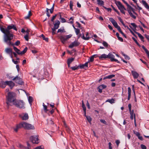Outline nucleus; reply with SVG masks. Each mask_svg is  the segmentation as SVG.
Wrapping results in <instances>:
<instances>
[{"label":"nucleus","mask_w":149,"mask_h":149,"mask_svg":"<svg viewBox=\"0 0 149 149\" xmlns=\"http://www.w3.org/2000/svg\"><path fill=\"white\" fill-rule=\"evenodd\" d=\"M115 56L111 53H109L108 54V58L110 59L111 61H115L118 63H119V62L118 60L114 58Z\"/></svg>","instance_id":"10"},{"label":"nucleus","mask_w":149,"mask_h":149,"mask_svg":"<svg viewBox=\"0 0 149 149\" xmlns=\"http://www.w3.org/2000/svg\"><path fill=\"white\" fill-rule=\"evenodd\" d=\"M127 28L129 29L130 32L132 33L134 36H135V35L134 34V33L132 31V30L129 28V27L128 26H127Z\"/></svg>","instance_id":"60"},{"label":"nucleus","mask_w":149,"mask_h":149,"mask_svg":"<svg viewBox=\"0 0 149 149\" xmlns=\"http://www.w3.org/2000/svg\"><path fill=\"white\" fill-rule=\"evenodd\" d=\"M81 38L85 40H88L90 38V37H85L84 35V34H83V35L82 36H81Z\"/></svg>","instance_id":"44"},{"label":"nucleus","mask_w":149,"mask_h":149,"mask_svg":"<svg viewBox=\"0 0 149 149\" xmlns=\"http://www.w3.org/2000/svg\"><path fill=\"white\" fill-rule=\"evenodd\" d=\"M72 6H73V2L72 1H70V9L72 10L73 11L72 9Z\"/></svg>","instance_id":"42"},{"label":"nucleus","mask_w":149,"mask_h":149,"mask_svg":"<svg viewBox=\"0 0 149 149\" xmlns=\"http://www.w3.org/2000/svg\"><path fill=\"white\" fill-rule=\"evenodd\" d=\"M72 36V35L71 34L66 36H62L60 37V39L61 42L64 44L66 41L71 38Z\"/></svg>","instance_id":"7"},{"label":"nucleus","mask_w":149,"mask_h":149,"mask_svg":"<svg viewBox=\"0 0 149 149\" xmlns=\"http://www.w3.org/2000/svg\"><path fill=\"white\" fill-rule=\"evenodd\" d=\"M5 84L8 85L12 89L15 86V83L12 81H6L5 82Z\"/></svg>","instance_id":"13"},{"label":"nucleus","mask_w":149,"mask_h":149,"mask_svg":"<svg viewBox=\"0 0 149 149\" xmlns=\"http://www.w3.org/2000/svg\"><path fill=\"white\" fill-rule=\"evenodd\" d=\"M79 68V65L77 66L76 65L75 66L73 67H71L70 68L73 70H75L78 69Z\"/></svg>","instance_id":"31"},{"label":"nucleus","mask_w":149,"mask_h":149,"mask_svg":"<svg viewBox=\"0 0 149 149\" xmlns=\"http://www.w3.org/2000/svg\"><path fill=\"white\" fill-rule=\"evenodd\" d=\"M28 101L29 103L31 104L33 101V97L31 96H29L28 98Z\"/></svg>","instance_id":"40"},{"label":"nucleus","mask_w":149,"mask_h":149,"mask_svg":"<svg viewBox=\"0 0 149 149\" xmlns=\"http://www.w3.org/2000/svg\"><path fill=\"white\" fill-rule=\"evenodd\" d=\"M11 40H10V42L11 43V44H11L8 45V44H6L8 46H14L15 45H16V46H18L20 44V42L19 41L17 40L16 42H15V44H14L12 42H11Z\"/></svg>","instance_id":"17"},{"label":"nucleus","mask_w":149,"mask_h":149,"mask_svg":"<svg viewBox=\"0 0 149 149\" xmlns=\"http://www.w3.org/2000/svg\"><path fill=\"white\" fill-rule=\"evenodd\" d=\"M30 139L33 143L38 144L39 143V140L37 136H31Z\"/></svg>","instance_id":"9"},{"label":"nucleus","mask_w":149,"mask_h":149,"mask_svg":"<svg viewBox=\"0 0 149 149\" xmlns=\"http://www.w3.org/2000/svg\"><path fill=\"white\" fill-rule=\"evenodd\" d=\"M88 62L84 64H80L79 66V68L81 69H82L84 68L85 67H87L88 65Z\"/></svg>","instance_id":"24"},{"label":"nucleus","mask_w":149,"mask_h":149,"mask_svg":"<svg viewBox=\"0 0 149 149\" xmlns=\"http://www.w3.org/2000/svg\"><path fill=\"white\" fill-rule=\"evenodd\" d=\"M131 73L134 78L136 79L138 77L139 74L136 72L134 71H132Z\"/></svg>","instance_id":"18"},{"label":"nucleus","mask_w":149,"mask_h":149,"mask_svg":"<svg viewBox=\"0 0 149 149\" xmlns=\"http://www.w3.org/2000/svg\"><path fill=\"white\" fill-rule=\"evenodd\" d=\"M73 20L74 18L73 17H71L69 19V20L70 21L68 23L72 24H73L74 22Z\"/></svg>","instance_id":"45"},{"label":"nucleus","mask_w":149,"mask_h":149,"mask_svg":"<svg viewBox=\"0 0 149 149\" xmlns=\"http://www.w3.org/2000/svg\"><path fill=\"white\" fill-rule=\"evenodd\" d=\"M41 37H42L43 40H45L47 42H48V38H45V36L43 35L42 34L41 36Z\"/></svg>","instance_id":"41"},{"label":"nucleus","mask_w":149,"mask_h":149,"mask_svg":"<svg viewBox=\"0 0 149 149\" xmlns=\"http://www.w3.org/2000/svg\"><path fill=\"white\" fill-rule=\"evenodd\" d=\"M82 107L83 108V110L85 112V114L86 113V108L85 107V106L84 104V101L83 100L82 101Z\"/></svg>","instance_id":"29"},{"label":"nucleus","mask_w":149,"mask_h":149,"mask_svg":"<svg viewBox=\"0 0 149 149\" xmlns=\"http://www.w3.org/2000/svg\"><path fill=\"white\" fill-rule=\"evenodd\" d=\"M22 127L27 130L34 129V127L33 125L24 122H22L17 125L16 127L14 128V130L15 131L17 132L19 129Z\"/></svg>","instance_id":"2"},{"label":"nucleus","mask_w":149,"mask_h":149,"mask_svg":"<svg viewBox=\"0 0 149 149\" xmlns=\"http://www.w3.org/2000/svg\"><path fill=\"white\" fill-rule=\"evenodd\" d=\"M100 121L103 123H104L105 124H106V121L104 120L101 119L100 120Z\"/></svg>","instance_id":"63"},{"label":"nucleus","mask_w":149,"mask_h":149,"mask_svg":"<svg viewBox=\"0 0 149 149\" xmlns=\"http://www.w3.org/2000/svg\"><path fill=\"white\" fill-rule=\"evenodd\" d=\"M122 54L124 56L125 59L127 60H129L130 59V57L127 55L125 54L124 53H123Z\"/></svg>","instance_id":"47"},{"label":"nucleus","mask_w":149,"mask_h":149,"mask_svg":"<svg viewBox=\"0 0 149 149\" xmlns=\"http://www.w3.org/2000/svg\"><path fill=\"white\" fill-rule=\"evenodd\" d=\"M27 49V48L26 47L22 52H20V54H19V55H22L24 54L26 52Z\"/></svg>","instance_id":"27"},{"label":"nucleus","mask_w":149,"mask_h":149,"mask_svg":"<svg viewBox=\"0 0 149 149\" xmlns=\"http://www.w3.org/2000/svg\"><path fill=\"white\" fill-rule=\"evenodd\" d=\"M27 49V48L26 47L22 52H20V54H19V55H22L24 54L26 52Z\"/></svg>","instance_id":"28"},{"label":"nucleus","mask_w":149,"mask_h":149,"mask_svg":"<svg viewBox=\"0 0 149 149\" xmlns=\"http://www.w3.org/2000/svg\"><path fill=\"white\" fill-rule=\"evenodd\" d=\"M132 39L136 43V44L139 47H140V45L139 43L138 42L136 39L134 37H132Z\"/></svg>","instance_id":"46"},{"label":"nucleus","mask_w":149,"mask_h":149,"mask_svg":"<svg viewBox=\"0 0 149 149\" xmlns=\"http://www.w3.org/2000/svg\"><path fill=\"white\" fill-rule=\"evenodd\" d=\"M60 24V22L59 21L57 20V22L54 24V28L55 29H58L59 27Z\"/></svg>","instance_id":"22"},{"label":"nucleus","mask_w":149,"mask_h":149,"mask_svg":"<svg viewBox=\"0 0 149 149\" xmlns=\"http://www.w3.org/2000/svg\"><path fill=\"white\" fill-rule=\"evenodd\" d=\"M13 49L14 51L18 54H20V50L17 49L16 47L15 46H13Z\"/></svg>","instance_id":"30"},{"label":"nucleus","mask_w":149,"mask_h":149,"mask_svg":"<svg viewBox=\"0 0 149 149\" xmlns=\"http://www.w3.org/2000/svg\"><path fill=\"white\" fill-rule=\"evenodd\" d=\"M115 2L116 4L118 7V9L120 10V12L122 13L125 14V12L124 10H126V9L125 8L124 6L119 1H117L115 0Z\"/></svg>","instance_id":"4"},{"label":"nucleus","mask_w":149,"mask_h":149,"mask_svg":"<svg viewBox=\"0 0 149 149\" xmlns=\"http://www.w3.org/2000/svg\"><path fill=\"white\" fill-rule=\"evenodd\" d=\"M135 33L138 35V36L140 38L141 40L143 42H144V37L141 34L136 31H135Z\"/></svg>","instance_id":"23"},{"label":"nucleus","mask_w":149,"mask_h":149,"mask_svg":"<svg viewBox=\"0 0 149 149\" xmlns=\"http://www.w3.org/2000/svg\"><path fill=\"white\" fill-rule=\"evenodd\" d=\"M74 60V58H70L68 60L67 63H71Z\"/></svg>","instance_id":"43"},{"label":"nucleus","mask_w":149,"mask_h":149,"mask_svg":"<svg viewBox=\"0 0 149 149\" xmlns=\"http://www.w3.org/2000/svg\"><path fill=\"white\" fill-rule=\"evenodd\" d=\"M47 123H48L49 124H54V122L51 119L48 120L47 121Z\"/></svg>","instance_id":"49"},{"label":"nucleus","mask_w":149,"mask_h":149,"mask_svg":"<svg viewBox=\"0 0 149 149\" xmlns=\"http://www.w3.org/2000/svg\"><path fill=\"white\" fill-rule=\"evenodd\" d=\"M12 80L16 83L21 85H23L24 83L22 81V79L19 77H18L17 76L14 77V78L12 79Z\"/></svg>","instance_id":"8"},{"label":"nucleus","mask_w":149,"mask_h":149,"mask_svg":"<svg viewBox=\"0 0 149 149\" xmlns=\"http://www.w3.org/2000/svg\"><path fill=\"white\" fill-rule=\"evenodd\" d=\"M109 20L111 22L113 26L116 28L117 27H118V26H119L117 24V23L111 17L109 18Z\"/></svg>","instance_id":"15"},{"label":"nucleus","mask_w":149,"mask_h":149,"mask_svg":"<svg viewBox=\"0 0 149 149\" xmlns=\"http://www.w3.org/2000/svg\"><path fill=\"white\" fill-rule=\"evenodd\" d=\"M79 44L80 43L79 42L77 41H75L69 46V47L70 48H72L74 47L78 46Z\"/></svg>","instance_id":"12"},{"label":"nucleus","mask_w":149,"mask_h":149,"mask_svg":"<svg viewBox=\"0 0 149 149\" xmlns=\"http://www.w3.org/2000/svg\"><path fill=\"white\" fill-rule=\"evenodd\" d=\"M134 118V119H135V114L134 115H130V118L132 120H133V118Z\"/></svg>","instance_id":"58"},{"label":"nucleus","mask_w":149,"mask_h":149,"mask_svg":"<svg viewBox=\"0 0 149 149\" xmlns=\"http://www.w3.org/2000/svg\"><path fill=\"white\" fill-rule=\"evenodd\" d=\"M127 11L130 16L134 19H136V17L133 15L132 13V11L134 14L137 15L136 13L135 12L134 9L130 5L129 6H127Z\"/></svg>","instance_id":"6"},{"label":"nucleus","mask_w":149,"mask_h":149,"mask_svg":"<svg viewBox=\"0 0 149 149\" xmlns=\"http://www.w3.org/2000/svg\"><path fill=\"white\" fill-rule=\"evenodd\" d=\"M142 3L146 8L149 10V5H148L145 1L144 0L142 1Z\"/></svg>","instance_id":"21"},{"label":"nucleus","mask_w":149,"mask_h":149,"mask_svg":"<svg viewBox=\"0 0 149 149\" xmlns=\"http://www.w3.org/2000/svg\"><path fill=\"white\" fill-rule=\"evenodd\" d=\"M73 27L75 29L76 34L77 35H78L80 33V30L76 28L74 26Z\"/></svg>","instance_id":"37"},{"label":"nucleus","mask_w":149,"mask_h":149,"mask_svg":"<svg viewBox=\"0 0 149 149\" xmlns=\"http://www.w3.org/2000/svg\"><path fill=\"white\" fill-rule=\"evenodd\" d=\"M142 48L145 51L146 53L147 54L148 52H149V51L145 48V47L144 46H142Z\"/></svg>","instance_id":"52"},{"label":"nucleus","mask_w":149,"mask_h":149,"mask_svg":"<svg viewBox=\"0 0 149 149\" xmlns=\"http://www.w3.org/2000/svg\"><path fill=\"white\" fill-rule=\"evenodd\" d=\"M29 35L28 34H26L24 36V38L25 40L26 41H28L29 40Z\"/></svg>","instance_id":"53"},{"label":"nucleus","mask_w":149,"mask_h":149,"mask_svg":"<svg viewBox=\"0 0 149 149\" xmlns=\"http://www.w3.org/2000/svg\"><path fill=\"white\" fill-rule=\"evenodd\" d=\"M7 30L8 31H10L9 30L12 29H13L14 30L16 31L17 30L16 26L14 24H12L8 26L7 28Z\"/></svg>","instance_id":"16"},{"label":"nucleus","mask_w":149,"mask_h":149,"mask_svg":"<svg viewBox=\"0 0 149 149\" xmlns=\"http://www.w3.org/2000/svg\"><path fill=\"white\" fill-rule=\"evenodd\" d=\"M36 149H44V147L42 146H39L36 147Z\"/></svg>","instance_id":"56"},{"label":"nucleus","mask_w":149,"mask_h":149,"mask_svg":"<svg viewBox=\"0 0 149 149\" xmlns=\"http://www.w3.org/2000/svg\"><path fill=\"white\" fill-rule=\"evenodd\" d=\"M7 76L10 79H13L14 78V77H13V76H9L8 74L7 75Z\"/></svg>","instance_id":"62"},{"label":"nucleus","mask_w":149,"mask_h":149,"mask_svg":"<svg viewBox=\"0 0 149 149\" xmlns=\"http://www.w3.org/2000/svg\"><path fill=\"white\" fill-rule=\"evenodd\" d=\"M65 31L64 29V28L62 27L60 28V29H59L57 31L58 33L59 32H61V33H63V32H65Z\"/></svg>","instance_id":"36"},{"label":"nucleus","mask_w":149,"mask_h":149,"mask_svg":"<svg viewBox=\"0 0 149 149\" xmlns=\"http://www.w3.org/2000/svg\"><path fill=\"white\" fill-rule=\"evenodd\" d=\"M107 87V86L104 84H102L100 85L97 88L98 92L100 93L102 92V90Z\"/></svg>","instance_id":"14"},{"label":"nucleus","mask_w":149,"mask_h":149,"mask_svg":"<svg viewBox=\"0 0 149 149\" xmlns=\"http://www.w3.org/2000/svg\"><path fill=\"white\" fill-rule=\"evenodd\" d=\"M86 118L88 121L90 123L92 120L91 118V117L89 116H86Z\"/></svg>","instance_id":"48"},{"label":"nucleus","mask_w":149,"mask_h":149,"mask_svg":"<svg viewBox=\"0 0 149 149\" xmlns=\"http://www.w3.org/2000/svg\"><path fill=\"white\" fill-rule=\"evenodd\" d=\"M54 4H53V6L51 8V9H50L49 10L50 13H52L53 12V10H54Z\"/></svg>","instance_id":"51"},{"label":"nucleus","mask_w":149,"mask_h":149,"mask_svg":"<svg viewBox=\"0 0 149 149\" xmlns=\"http://www.w3.org/2000/svg\"><path fill=\"white\" fill-rule=\"evenodd\" d=\"M141 147L142 149H146V146L145 145H144L143 144H141Z\"/></svg>","instance_id":"57"},{"label":"nucleus","mask_w":149,"mask_h":149,"mask_svg":"<svg viewBox=\"0 0 149 149\" xmlns=\"http://www.w3.org/2000/svg\"><path fill=\"white\" fill-rule=\"evenodd\" d=\"M60 19H61V22L63 23L65 22H66V20L64 18L61 17V16L60 15Z\"/></svg>","instance_id":"50"},{"label":"nucleus","mask_w":149,"mask_h":149,"mask_svg":"<svg viewBox=\"0 0 149 149\" xmlns=\"http://www.w3.org/2000/svg\"><path fill=\"white\" fill-rule=\"evenodd\" d=\"M97 57H98L100 59H105L108 58V55H106L105 54H103L101 55L100 56H97Z\"/></svg>","instance_id":"19"},{"label":"nucleus","mask_w":149,"mask_h":149,"mask_svg":"<svg viewBox=\"0 0 149 149\" xmlns=\"http://www.w3.org/2000/svg\"><path fill=\"white\" fill-rule=\"evenodd\" d=\"M15 94L13 92H9L7 97V101L6 104L8 106L11 105L10 103L12 102L13 104L16 99L15 98Z\"/></svg>","instance_id":"3"},{"label":"nucleus","mask_w":149,"mask_h":149,"mask_svg":"<svg viewBox=\"0 0 149 149\" xmlns=\"http://www.w3.org/2000/svg\"><path fill=\"white\" fill-rule=\"evenodd\" d=\"M19 116L23 120H26L29 118V116L27 113H23L22 114H20Z\"/></svg>","instance_id":"11"},{"label":"nucleus","mask_w":149,"mask_h":149,"mask_svg":"<svg viewBox=\"0 0 149 149\" xmlns=\"http://www.w3.org/2000/svg\"><path fill=\"white\" fill-rule=\"evenodd\" d=\"M43 109L45 112V113H47L48 110L47 109V107L46 105H45L44 103H43Z\"/></svg>","instance_id":"34"},{"label":"nucleus","mask_w":149,"mask_h":149,"mask_svg":"<svg viewBox=\"0 0 149 149\" xmlns=\"http://www.w3.org/2000/svg\"><path fill=\"white\" fill-rule=\"evenodd\" d=\"M118 19L120 21L121 23L123 26H124L125 27H127V26H126L125 24L124 23V22L121 17H118Z\"/></svg>","instance_id":"35"},{"label":"nucleus","mask_w":149,"mask_h":149,"mask_svg":"<svg viewBox=\"0 0 149 149\" xmlns=\"http://www.w3.org/2000/svg\"><path fill=\"white\" fill-rule=\"evenodd\" d=\"M16 107L21 109H24V103L22 100H16L13 104Z\"/></svg>","instance_id":"5"},{"label":"nucleus","mask_w":149,"mask_h":149,"mask_svg":"<svg viewBox=\"0 0 149 149\" xmlns=\"http://www.w3.org/2000/svg\"><path fill=\"white\" fill-rule=\"evenodd\" d=\"M31 15L32 14L31 12V11H29L28 15L25 17L24 18L26 19H29Z\"/></svg>","instance_id":"32"},{"label":"nucleus","mask_w":149,"mask_h":149,"mask_svg":"<svg viewBox=\"0 0 149 149\" xmlns=\"http://www.w3.org/2000/svg\"><path fill=\"white\" fill-rule=\"evenodd\" d=\"M98 2V4L101 5H103L104 4V2L102 0H97Z\"/></svg>","instance_id":"38"},{"label":"nucleus","mask_w":149,"mask_h":149,"mask_svg":"<svg viewBox=\"0 0 149 149\" xmlns=\"http://www.w3.org/2000/svg\"><path fill=\"white\" fill-rule=\"evenodd\" d=\"M56 15H55L53 16V17H52L51 20L52 22H53L55 18H56Z\"/></svg>","instance_id":"61"},{"label":"nucleus","mask_w":149,"mask_h":149,"mask_svg":"<svg viewBox=\"0 0 149 149\" xmlns=\"http://www.w3.org/2000/svg\"><path fill=\"white\" fill-rule=\"evenodd\" d=\"M0 30L4 34V42L6 44H8V45L11 44V43L10 42V40L13 39V35L10 33V31H8L7 28L5 29L3 27H1Z\"/></svg>","instance_id":"1"},{"label":"nucleus","mask_w":149,"mask_h":149,"mask_svg":"<svg viewBox=\"0 0 149 149\" xmlns=\"http://www.w3.org/2000/svg\"><path fill=\"white\" fill-rule=\"evenodd\" d=\"M131 24L135 29H136V27H137L136 25V24L134 23H131Z\"/></svg>","instance_id":"59"},{"label":"nucleus","mask_w":149,"mask_h":149,"mask_svg":"<svg viewBox=\"0 0 149 149\" xmlns=\"http://www.w3.org/2000/svg\"><path fill=\"white\" fill-rule=\"evenodd\" d=\"M115 100L114 99L112 98L111 99H108L106 101V102H109L112 104L114 103Z\"/></svg>","instance_id":"33"},{"label":"nucleus","mask_w":149,"mask_h":149,"mask_svg":"<svg viewBox=\"0 0 149 149\" xmlns=\"http://www.w3.org/2000/svg\"><path fill=\"white\" fill-rule=\"evenodd\" d=\"M97 55H94L91 56L90 58V60L89 61L91 62H93L94 60V57Z\"/></svg>","instance_id":"39"},{"label":"nucleus","mask_w":149,"mask_h":149,"mask_svg":"<svg viewBox=\"0 0 149 149\" xmlns=\"http://www.w3.org/2000/svg\"><path fill=\"white\" fill-rule=\"evenodd\" d=\"M116 143L117 145V146H118L120 143V141L119 140H117L116 141Z\"/></svg>","instance_id":"64"},{"label":"nucleus","mask_w":149,"mask_h":149,"mask_svg":"<svg viewBox=\"0 0 149 149\" xmlns=\"http://www.w3.org/2000/svg\"><path fill=\"white\" fill-rule=\"evenodd\" d=\"M5 52L7 54H10L13 53L12 49L10 48H6L5 50Z\"/></svg>","instance_id":"20"},{"label":"nucleus","mask_w":149,"mask_h":149,"mask_svg":"<svg viewBox=\"0 0 149 149\" xmlns=\"http://www.w3.org/2000/svg\"><path fill=\"white\" fill-rule=\"evenodd\" d=\"M115 76V75L114 74H111L104 77L103 79V80H105L107 79H111L114 77Z\"/></svg>","instance_id":"25"},{"label":"nucleus","mask_w":149,"mask_h":149,"mask_svg":"<svg viewBox=\"0 0 149 149\" xmlns=\"http://www.w3.org/2000/svg\"><path fill=\"white\" fill-rule=\"evenodd\" d=\"M128 100H129L131 97V89L130 87H129L128 88Z\"/></svg>","instance_id":"26"},{"label":"nucleus","mask_w":149,"mask_h":149,"mask_svg":"<svg viewBox=\"0 0 149 149\" xmlns=\"http://www.w3.org/2000/svg\"><path fill=\"white\" fill-rule=\"evenodd\" d=\"M27 147L26 148H27V149H31V146L28 142H27Z\"/></svg>","instance_id":"54"},{"label":"nucleus","mask_w":149,"mask_h":149,"mask_svg":"<svg viewBox=\"0 0 149 149\" xmlns=\"http://www.w3.org/2000/svg\"><path fill=\"white\" fill-rule=\"evenodd\" d=\"M102 44L105 47H107L108 46V44L107 43L104 41L103 42Z\"/></svg>","instance_id":"55"}]
</instances>
